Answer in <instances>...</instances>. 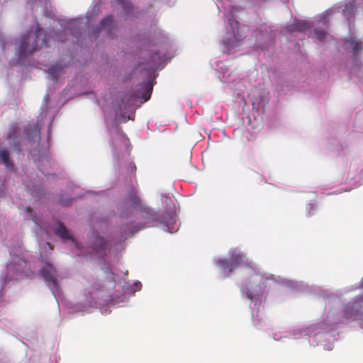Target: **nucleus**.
Segmentation results:
<instances>
[{
	"mask_svg": "<svg viewBox=\"0 0 363 363\" xmlns=\"http://www.w3.org/2000/svg\"><path fill=\"white\" fill-rule=\"evenodd\" d=\"M161 199L162 206L165 209L164 215L159 214L143 203L136 190L132 189L118 208L121 225L119 235L116 238L110 229L106 216L97 213L91 214L89 219L91 232L88 235L86 247L78 242L60 221L54 219L48 221L38 216L30 207L25 208L24 218L33 221V231L39 245V275L58 304L63 303V296L58 272L49 257L52 250L49 242L51 232L53 231L70 248L72 256H90L104 259L108 255L112 256L121 251L123 249V242L131 235L145 228L160 223L162 225L164 231L170 233L179 230L180 224L175 213L176 205L174 199L165 194H162Z\"/></svg>",
	"mask_w": 363,
	"mask_h": 363,
	"instance_id": "1",
	"label": "nucleus"
},
{
	"mask_svg": "<svg viewBox=\"0 0 363 363\" xmlns=\"http://www.w3.org/2000/svg\"><path fill=\"white\" fill-rule=\"evenodd\" d=\"M170 47L167 35L158 30L155 33L152 44L147 52L148 62L146 68L147 79L138 85L136 92L125 95L113 113L103 110L105 123L111 135L110 144L112 149L113 163L119 172L127 174L135 171L136 167L132 161L125 162V156L130 154L129 140L118 125V123H125L133 120L135 110L150 99L152 88L155 82L157 69H162L166 62V51Z\"/></svg>",
	"mask_w": 363,
	"mask_h": 363,
	"instance_id": "2",
	"label": "nucleus"
},
{
	"mask_svg": "<svg viewBox=\"0 0 363 363\" xmlns=\"http://www.w3.org/2000/svg\"><path fill=\"white\" fill-rule=\"evenodd\" d=\"M230 259L213 258L214 264L219 268L223 277H228L238 267H242L245 277L240 284L242 297L250 301L253 323L257 325L261 321L259 311L264 299L266 289L279 284L292 290L303 291L306 285L303 281L286 279L270 274L262 273L256 264L250 261L247 255L239 248L229 251Z\"/></svg>",
	"mask_w": 363,
	"mask_h": 363,
	"instance_id": "3",
	"label": "nucleus"
},
{
	"mask_svg": "<svg viewBox=\"0 0 363 363\" xmlns=\"http://www.w3.org/2000/svg\"><path fill=\"white\" fill-rule=\"evenodd\" d=\"M99 10L98 4H96L92 10L86 13V21H84L82 16L72 19H60L59 24L62 30L54 35L46 33L40 25L36 23L35 30H28L16 39L17 63L25 66H37L40 62L35 61L33 57L35 52L43 45L50 46L52 42L63 43L70 40L72 44L82 47V30L87 26L91 18L99 13Z\"/></svg>",
	"mask_w": 363,
	"mask_h": 363,
	"instance_id": "4",
	"label": "nucleus"
},
{
	"mask_svg": "<svg viewBox=\"0 0 363 363\" xmlns=\"http://www.w3.org/2000/svg\"><path fill=\"white\" fill-rule=\"evenodd\" d=\"M216 1L219 12L223 13L227 21L225 33L221 41L223 52L230 55L250 47L264 50L271 46L274 39L271 28L263 25L259 30H254L252 36L247 39V33L250 30L248 26L240 24L235 19L244 7L236 5L231 0Z\"/></svg>",
	"mask_w": 363,
	"mask_h": 363,
	"instance_id": "5",
	"label": "nucleus"
},
{
	"mask_svg": "<svg viewBox=\"0 0 363 363\" xmlns=\"http://www.w3.org/2000/svg\"><path fill=\"white\" fill-rule=\"evenodd\" d=\"M105 273L108 281L104 286L97 284L86 289L82 302L65 303L70 312H82L89 308L96 307L102 314H108L111 311V306H122L142 287L138 281L130 286L109 267L106 269Z\"/></svg>",
	"mask_w": 363,
	"mask_h": 363,
	"instance_id": "6",
	"label": "nucleus"
},
{
	"mask_svg": "<svg viewBox=\"0 0 363 363\" xmlns=\"http://www.w3.org/2000/svg\"><path fill=\"white\" fill-rule=\"evenodd\" d=\"M323 296L328 300L326 307L332 324L358 321L363 329V277L358 283L335 294L324 291Z\"/></svg>",
	"mask_w": 363,
	"mask_h": 363,
	"instance_id": "7",
	"label": "nucleus"
},
{
	"mask_svg": "<svg viewBox=\"0 0 363 363\" xmlns=\"http://www.w3.org/2000/svg\"><path fill=\"white\" fill-rule=\"evenodd\" d=\"M49 96L47 94L44 97V104L41 107V112L38 116V122L33 125H30L25 130V135L28 142L32 145H37L38 148H33L30 150V154L41 173L46 177L53 174L48 170V167L54 169L55 162L52 161L48 151V145L46 147H40V131L43 125L48 128V143L50 135L51 124L57 115V108L55 106L48 105Z\"/></svg>",
	"mask_w": 363,
	"mask_h": 363,
	"instance_id": "8",
	"label": "nucleus"
},
{
	"mask_svg": "<svg viewBox=\"0 0 363 363\" xmlns=\"http://www.w3.org/2000/svg\"><path fill=\"white\" fill-rule=\"evenodd\" d=\"M9 248L11 258L7 264L6 269L2 273L1 277L0 296L2 295L3 289L6 284L24 277H31L36 270V267H31L30 264L28 263L23 255V250L20 241L18 240L14 244L11 242Z\"/></svg>",
	"mask_w": 363,
	"mask_h": 363,
	"instance_id": "9",
	"label": "nucleus"
},
{
	"mask_svg": "<svg viewBox=\"0 0 363 363\" xmlns=\"http://www.w3.org/2000/svg\"><path fill=\"white\" fill-rule=\"evenodd\" d=\"M337 12H341L348 20L358 13L363 14V0H352L345 5L329 9L320 14L313 22V36L316 43H325L332 40L327 32L329 16Z\"/></svg>",
	"mask_w": 363,
	"mask_h": 363,
	"instance_id": "10",
	"label": "nucleus"
},
{
	"mask_svg": "<svg viewBox=\"0 0 363 363\" xmlns=\"http://www.w3.org/2000/svg\"><path fill=\"white\" fill-rule=\"evenodd\" d=\"M328 318V308L323 315L322 320L311 325V335L309 343L311 345L321 346L325 350L330 351L333 349V343L337 340L335 333L340 324H332Z\"/></svg>",
	"mask_w": 363,
	"mask_h": 363,
	"instance_id": "11",
	"label": "nucleus"
},
{
	"mask_svg": "<svg viewBox=\"0 0 363 363\" xmlns=\"http://www.w3.org/2000/svg\"><path fill=\"white\" fill-rule=\"evenodd\" d=\"M344 46L345 50H350L354 58L352 73L354 74L359 81L363 83V68L362 67L361 62L357 59V57L362 53L363 49L362 41L355 36L351 35L345 41Z\"/></svg>",
	"mask_w": 363,
	"mask_h": 363,
	"instance_id": "12",
	"label": "nucleus"
},
{
	"mask_svg": "<svg viewBox=\"0 0 363 363\" xmlns=\"http://www.w3.org/2000/svg\"><path fill=\"white\" fill-rule=\"evenodd\" d=\"M71 60L72 55L68 52L59 62L50 65L46 72L48 79L53 83H57L65 75V68L69 64Z\"/></svg>",
	"mask_w": 363,
	"mask_h": 363,
	"instance_id": "13",
	"label": "nucleus"
},
{
	"mask_svg": "<svg viewBox=\"0 0 363 363\" xmlns=\"http://www.w3.org/2000/svg\"><path fill=\"white\" fill-rule=\"evenodd\" d=\"M116 23L113 20L111 15H108L104 18L98 26L93 28L92 33L94 35H97L100 33H104V35L108 38H113L114 31L116 30Z\"/></svg>",
	"mask_w": 363,
	"mask_h": 363,
	"instance_id": "14",
	"label": "nucleus"
},
{
	"mask_svg": "<svg viewBox=\"0 0 363 363\" xmlns=\"http://www.w3.org/2000/svg\"><path fill=\"white\" fill-rule=\"evenodd\" d=\"M217 77L223 83H233L235 79L229 69V62H216L213 65Z\"/></svg>",
	"mask_w": 363,
	"mask_h": 363,
	"instance_id": "15",
	"label": "nucleus"
},
{
	"mask_svg": "<svg viewBox=\"0 0 363 363\" xmlns=\"http://www.w3.org/2000/svg\"><path fill=\"white\" fill-rule=\"evenodd\" d=\"M253 108L259 109L261 106H264L268 101V93L265 90L260 91L255 89L249 95Z\"/></svg>",
	"mask_w": 363,
	"mask_h": 363,
	"instance_id": "16",
	"label": "nucleus"
},
{
	"mask_svg": "<svg viewBox=\"0 0 363 363\" xmlns=\"http://www.w3.org/2000/svg\"><path fill=\"white\" fill-rule=\"evenodd\" d=\"M65 194L69 196L62 195L60 198V202L63 206L68 205L72 200L82 196L81 190L73 183L69 184Z\"/></svg>",
	"mask_w": 363,
	"mask_h": 363,
	"instance_id": "17",
	"label": "nucleus"
},
{
	"mask_svg": "<svg viewBox=\"0 0 363 363\" xmlns=\"http://www.w3.org/2000/svg\"><path fill=\"white\" fill-rule=\"evenodd\" d=\"M311 24L308 21L295 20L294 23L288 25L285 28V31L288 33L294 32H306L310 30Z\"/></svg>",
	"mask_w": 363,
	"mask_h": 363,
	"instance_id": "18",
	"label": "nucleus"
},
{
	"mask_svg": "<svg viewBox=\"0 0 363 363\" xmlns=\"http://www.w3.org/2000/svg\"><path fill=\"white\" fill-rule=\"evenodd\" d=\"M113 6H120L124 12L126 19L136 17V13L134 11L133 5L129 1L125 0H112Z\"/></svg>",
	"mask_w": 363,
	"mask_h": 363,
	"instance_id": "19",
	"label": "nucleus"
},
{
	"mask_svg": "<svg viewBox=\"0 0 363 363\" xmlns=\"http://www.w3.org/2000/svg\"><path fill=\"white\" fill-rule=\"evenodd\" d=\"M292 339H298L304 336L311 335V325L310 326H295L291 328Z\"/></svg>",
	"mask_w": 363,
	"mask_h": 363,
	"instance_id": "20",
	"label": "nucleus"
},
{
	"mask_svg": "<svg viewBox=\"0 0 363 363\" xmlns=\"http://www.w3.org/2000/svg\"><path fill=\"white\" fill-rule=\"evenodd\" d=\"M271 337L276 341H282L284 339H292L291 329L275 331L271 334Z\"/></svg>",
	"mask_w": 363,
	"mask_h": 363,
	"instance_id": "21",
	"label": "nucleus"
},
{
	"mask_svg": "<svg viewBox=\"0 0 363 363\" xmlns=\"http://www.w3.org/2000/svg\"><path fill=\"white\" fill-rule=\"evenodd\" d=\"M8 139L10 140V143H12L14 149L18 152L21 151L20 141L17 136L16 130L13 128H11L9 132Z\"/></svg>",
	"mask_w": 363,
	"mask_h": 363,
	"instance_id": "22",
	"label": "nucleus"
},
{
	"mask_svg": "<svg viewBox=\"0 0 363 363\" xmlns=\"http://www.w3.org/2000/svg\"><path fill=\"white\" fill-rule=\"evenodd\" d=\"M244 82L242 80H239L235 84H230V88L238 91V97L240 98L241 101H243L244 105H246L247 102L245 101V96L241 95V93L244 91Z\"/></svg>",
	"mask_w": 363,
	"mask_h": 363,
	"instance_id": "23",
	"label": "nucleus"
},
{
	"mask_svg": "<svg viewBox=\"0 0 363 363\" xmlns=\"http://www.w3.org/2000/svg\"><path fill=\"white\" fill-rule=\"evenodd\" d=\"M26 187L30 189L31 191V194L35 197H40V195L42 194V189L38 183H32V184H27Z\"/></svg>",
	"mask_w": 363,
	"mask_h": 363,
	"instance_id": "24",
	"label": "nucleus"
},
{
	"mask_svg": "<svg viewBox=\"0 0 363 363\" xmlns=\"http://www.w3.org/2000/svg\"><path fill=\"white\" fill-rule=\"evenodd\" d=\"M37 2L39 3L41 10L45 13V15L50 17V14H48L47 10H46L49 6V0H34L33 3L32 4L33 7H34L35 6Z\"/></svg>",
	"mask_w": 363,
	"mask_h": 363,
	"instance_id": "25",
	"label": "nucleus"
},
{
	"mask_svg": "<svg viewBox=\"0 0 363 363\" xmlns=\"http://www.w3.org/2000/svg\"><path fill=\"white\" fill-rule=\"evenodd\" d=\"M316 210V206L315 204L313 203H309L308 205H307V207H306V211H307V215L308 216H311L314 214L315 211Z\"/></svg>",
	"mask_w": 363,
	"mask_h": 363,
	"instance_id": "26",
	"label": "nucleus"
},
{
	"mask_svg": "<svg viewBox=\"0 0 363 363\" xmlns=\"http://www.w3.org/2000/svg\"><path fill=\"white\" fill-rule=\"evenodd\" d=\"M281 1H282L283 3H286L288 0H280Z\"/></svg>",
	"mask_w": 363,
	"mask_h": 363,
	"instance_id": "27",
	"label": "nucleus"
}]
</instances>
